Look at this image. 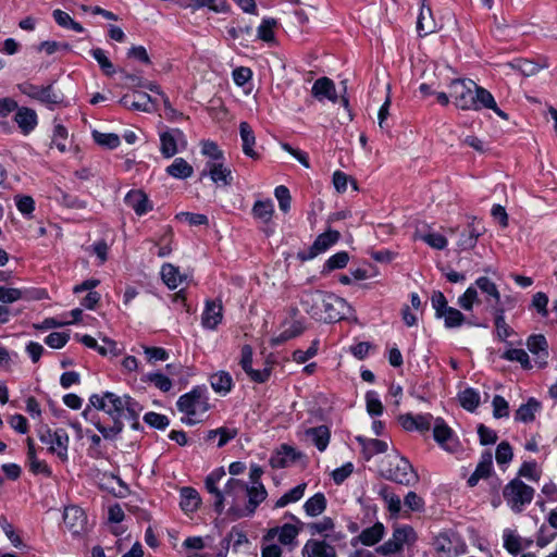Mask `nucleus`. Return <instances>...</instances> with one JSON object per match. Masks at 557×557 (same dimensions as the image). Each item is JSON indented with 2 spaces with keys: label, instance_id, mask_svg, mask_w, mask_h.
<instances>
[{
  "label": "nucleus",
  "instance_id": "nucleus-42",
  "mask_svg": "<svg viewBox=\"0 0 557 557\" xmlns=\"http://www.w3.org/2000/svg\"><path fill=\"white\" fill-rule=\"evenodd\" d=\"M188 3L185 7H191L193 9L209 8L214 12H226L228 4L226 0H187Z\"/></svg>",
  "mask_w": 557,
  "mask_h": 557
},
{
  "label": "nucleus",
  "instance_id": "nucleus-9",
  "mask_svg": "<svg viewBox=\"0 0 557 557\" xmlns=\"http://www.w3.org/2000/svg\"><path fill=\"white\" fill-rule=\"evenodd\" d=\"M22 91L28 97L48 106H55L62 102V96L55 92L51 85L44 87L28 84L22 87Z\"/></svg>",
  "mask_w": 557,
  "mask_h": 557
},
{
  "label": "nucleus",
  "instance_id": "nucleus-33",
  "mask_svg": "<svg viewBox=\"0 0 557 557\" xmlns=\"http://www.w3.org/2000/svg\"><path fill=\"white\" fill-rule=\"evenodd\" d=\"M474 287L479 288L483 294L486 295V301L500 302V293L494 282L486 276H480L474 282Z\"/></svg>",
  "mask_w": 557,
  "mask_h": 557
},
{
  "label": "nucleus",
  "instance_id": "nucleus-36",
  "mask_svg": "<svg viewBox=\"0 0 557 557\" xmlns=\"http://www.w3.org/2000/svg\"><path fill=\"white\" fill-rule=\"evenodd\" d=\"M306 434L308 437L311 438V441L320 451H323L327 447L331 436L327 426L320 425L317 428L308 429L306 431Z\"/></svg>",
  "mask_w": 557,
  "mask_h": 557
},
{
  "label": "nucleus",
  "instance_id": "nucleus-59",
  "mask_svg": "<svg viewBox=\"0 0 557 557\" xmlns=\"http://www.w3.org/2000/svg\"><path fill=\"white\" fill-rule=\"evenodd\" d=\"M416 534L411 527L404 525L400 528H397L393 532V539L396 541V543L403 548V545L405 543H408L412 540H414Z\"/></svg>",
  "mask_w": 557,
  "mask_h": 557
},
{
  "label": "nucleus",
  "instance_id": "nucleus-50",
  "mask_svg": "<svg viewBox=\"0 0 557 557\" xmlns=\"http://www.w3.org/2000/svg\"><path fill=\"white\" fill-rule=\"evenodd\" d=\"M277 22L274 18H264L258 27V38L271 42L274 40V28Z\"/></svg>",
  "mask_w": 557,
  "mask_h": 557
},
{
  "label": "nucleus",
  "instance_id": "nucleus-18",
  "mask_svg": "<svg viewBox=\"0 0 557 557\" xmlns=\"http://www.w3.org/2000/svg\"><path fill=\"white\" fill-rule=\"evenodd\" d=\"M14 122L17 124L22 134L28 135L38 124L37 113L30 108L17 106L14 114Z\"/></svg>",
  "mask_w": 557,
  "mask_h": 557
},
{
  "label": "nucleus",
  "instance_id": "nucleus-45",
  "mask_svg": "<svg viewBox=\"0 0 557 557\" xmlns=\"http://www.w3.org/2000/svg\"><path fill=\"white\" fill-rule=\"evenodd\" d=\"M440 318L444 319V324L447 329L459 327L463 324L466 318L461 311L456 308L448 307Z\"/></svg>",
  "mask_w": 557,
  "mask_h": 557
},
{
  "label": "nucleus",
  "instance_id": "nucleus-28",
  "mask_svg": "<svg viewBox=\"0 0 557 557\" xmlns=\"http://www.w3.org/2000/svg\"><path fill=\"white\" fill-rule=\"evenodd\" d=\"M239 133L243 141V151L244 153L252 159H258L259 154L253 150V146L256 144V137L252 128L247 122H240L239 124Z\"/></svg>",
  "mask_w": 557,
  "mask_h": 557
},
{
  "label": "nucleus",
  "instance_id": "nucleus-51",
  "mask_svg": "<svg viewBox=\"0 0 557 557\" xmlns=\"http://www.w3.org/2000/svg\"><path fill=\"white\" fill-rule=\"evenodd\" d=\"M418 238L428 244L430 247L442 250L447 246V239L444 235L429 232L424 234H419Z\"/></svg>",
  "mask_w": 557,
  "mask_h": 557
},
{
  "label": "nucleus",
  "instance_id": "nucleus-1",
  "mask_svg": "<svg viewBox=\"0 0 557 557\" xmlns=\"http://www.w3.org/2000/svg\"><path fill=\"white\" fill-rule=\"evenodd\" d=\"M449 96L454 104L461 110H493L500 119L508 120V114L500 110L493 95L472 79H454L449 85Z\"/></svg>",
  "mask_w": 557,
  "mask_h": 557
},
{
  "label": "nucleus",
  "instance_id": "nucleus-29",
  "mask_svg": "<svg viewBox=\"0 0 557 557\" xmlns=\"http://www.w3.org/2000/svg\"><path fill=\"white\" fill-rule=\"evenodd\" d=\"M541 404L535 398H529L525 404H522L515 413V420L523 423L534 421L535 413L540 410Z\"/></svg>",
  "mask_w": 557,
  "mask_h": 557
},
{
  "label": "nucleus",
  "instance_id": "nucleus-34",
  "mask_svg": "<svg viewBox=\"0 0 557 557\" xmlns=\"http://www.w3.org/2000/svg\"><path fill=\"white\" fill-rule=\"evenodd\" d=\"M165 171L170 176L178 180L188 178L194 173L193 166L183 158H176Z\"/></svg>",
  "mask_w": 557,
  "mask_h": 557
},
{
  "label": "nucleus",
  "instance_id": "nucleus-58",
  "mask_svg": "<svg viewBox=\"0 0 557 557\" xmlns=\"http://www.w3.org/2000/svg\"><path fill=\"white\" fill-rule=\"evenodd\" d=\"M367 411L370 416H381L383 412V405L379 399L375 392L370 391L366 394Z\"/></svg>",
  "mask_w": 557,
  "mask_h": 557
},
{
  "label": "nucleus",
  "instance_id": "nucleus-56",
  "mask_svg": "<svg viewBox=\"0 0 557 557\" xmlns=\"http://www.w3.org/2000/svg\"><path fill=\"white\" fill-rule=\"evenodd\" d=\"M334 527V521L330 517H324L322 520L318 522H312L308 524V529L310 530L312 535H326V532L332 531Z\"/></svg>",
  "mask_w": 557,
  "mask_h": 557
},
{
  "label": "nucleus",
  "instance_id": "nucleus-38",
  "mask_svg": "<svg viewBox=\"0 0 557 557\" xmlns=\"http://www.w3.org/2000/svg\"><path fill=\"white\" fill-rule=\"evenodd\" d=\"M251 213L253 218L268 223L272 220L274 213V205L271 199L257 200L252 207Z\"/></svg>",
  "mask_w": 557,
  "mask_h": 557
},
{
  "label": "nucleus",
  "instance_id": "nucleus-62",
  "mask_svg": "<svg viewBox=\"0 0 557 557\" xmlns=\"http://www.w3.org/2000/svg\"><path fill=\"white\" fill-rule=\"evenodd\" d=\"M144 421L152 428L164 430L170 421L166 416L157 412H147L144 416Z\"/></svg>",
  "mask_w": 557,
  "mask_h": 557
},
{
  "label": "nucleus",
  "instance_id": "nucleus-49",
  "mask_svg": "<svg viewBox=\"0 0 557 557\" xmlns=\"http://www.w3.org/2000/svg\"><path fill=\"white\" fill-rule=\"evenodd\" d=\"M349 261V255L346 251H339L333 256H331L323 268V271L331 272L337 269H343L347 265Z\"/></svg>",
  "mask_w": 557,
  "mask_h": 557
},
{
  "label": "nucleus",
  "instance_id": "nucleus-37",
  "mask_svg": "<svg viewBox=\"0 0 557 557\" xmlns=\"http://www.w3.org/2000/svg\"><path fill=\"white\" fill-rule=\"evenodd\" d=\"M299 533V529L290 523H285L281 528L271 529L268 532L269 536L277 535L278 541L284 545L292 544Z\"/></svg>",
  "mask_w": 557,
  "mask_h": 557
},
{
  "label": "nucleus",
  "instance_id": "nucleus-11",
  "mask_svg": "<svg viewBox=\"0 0 557 557\" xmlns=\"http://www.w3.org/2000/svg\"><path fill=\"white\" fill-rule=\"evenodd\" d=\"M160 151L164 158H172L178 152V144L186 146L184 133L174 128L160 135Z\"/></svg>",
  "mask_w": 557,
  "mask_h": 557
},
{
  "label": "nucleus",
  "instance_id": "nucleus-60",
  "mask_svg": "<svg viewBox=\"0 0 557 557\" xmlns=\"http://www.w3.org/2000/svg\"><path fill=\"white\" fill-rule=\"evenodd\" d=\"M493 416L496 419L507 418L509 416L508 401L500 395H495L492 401Z\"/></svg>",
  "mask_w": 557,
  "mask_h": 557
},
{
  "label": "nucleus",
  "instance_id": "nucleus-30",
  "mask_svg": "<svg viewBox=\"0 0 557 557\" xmlns=\"http://www.w3.org/2000/svg\"><path fill=\"white\" fill-rule=\"evenodd\" d=\"M377 494L386 504L389 513L394 517H397L401 510V500L399 496L396 495L387 485H382Z\"/></svg>",
  "mask_w": 557,
  "mask_h": 557
},
{
  "label": "nucleus",
  "instance_id": "nucleus-48",
  "mask_svg": "<svg viewBox=\"0 0 557 557\" xmlns=\"http://www.w3.org/2000/svg\"><path fill=\"white\" fill-rule=\"evenodd\" d=\"M503 358L509 361H517L521 364L523 369H531L532 364L530 362L529 355L525 350L521 348H511L506 350L503 354Z\"/></svg>",
  "mask_w": 557,
  "mask_h": 557
},
{
  "label": "nucleus",
  "instance_id": "nucleus-35",
  "mask_svg": "<svg viewBox=\"0 0 557 557\" xmlns=\"http://www.w3.org/2000/svg\"><path fill=\"white\" fill-rule=\"evenodd\" d=\"M384 530V525L381 522H376L372 527L364 529L359 534L358 541L366 546H372L382 540Z\"/></svg>",
  "mask_w": 557,
  "mask_h": 557
},
{
  "label": "nucleus",
  "instance_id": "nucleus-40",
  "mask_svg": "<svg viewBox=\"0 0 557 557\" xmlns=\"http://www.w3.org/2000/svg\"><path fill=\"white\" fill-rule=\"evenodd\" d=\"M307 483H300L281 496L274 504V508H283L288 504L296 503L304 497Z\"/></svg>",
  "mask_w": 557,
  "mask_h": 557
},
{
  "label": "nucleus",
  "instance_id": "nucleus-3",
  "mask_svg": "<svg viewBox=\"0 0 557 557\" xmlns=\"http://www.w3.org/2000/svg\"><path fill=\"white\" fill-rule=\"evenodd\" d=\"M381 474L401 485H413L419 476L409 460L398 454L387 455L381 465Z\"/></svg>",
  "mask_w": 557,
  "mask_h": 557
},
{
  "label": "nucleus",
  "instance_id": "nucleus-2",
  "mask_svg": "<svg viewBox=\"0 0 557 557\" xmlns=\"http://www.w3.org/2000/svg\"><path fill=\"white\" fill-rule=\"evenodd\" d=\"M301 305L311 317L330 323L345 319L350 310L344 298L322 290L304 293Z\"/></svg>",
  "mask_w": 557,
  "mask_h": 557
},
{
  "label": "nucleus",
  "instance_id": "nucleus-53",
  "mask_svg": "<svg viewBox=\"0 0 557 557\" xmlns=\"http://www.w3.org/2000/svg\"><path fill=\"white\" fill-rule=\"evenodd\" d=\"M66 139H67V129L61 125L57 124L53 129V136L51 140V147H55L59 151H66Z\"/></svg>",
  "mask_w": 557,
  "mask_h": 557
},
{
  "label": "nucleus",
  "instance_id": "nucleus-26",
  "mask_svg": "<svg viewBox=\"0 0 557 557\" xmlns=\"http://www.w3.org/2000/svg\"><path fill=\"white\" fill-rule=\"evenodd\" d=\"M180 494V506L182 510H184L185 512H195L199 508L201 504V497L194 487H182Z\"/></svg>",
  "mask_w": 557,
  "mask_h": 557
},
{
  "label": "nucleus",
  "instance_id": "nucleus-14",
  "mask_svg": "<svg viewBox=\"0 0 557 557\" xmlns=\"http://www.w3.org/2000/svg\"><path fill=\"white\" fill-rule=\"evenodd\" d=\"M247 484L237 479H230L223 491L224 500L232 498V505L230 511L234 512L237 517L242 508L239 507L238 500L246 496Z\"/></svg>",
  "mask_w": 557,
  "mask_h": 557
},
{
  "label": "nucleus",
  "instance_id": "nucleus-23",
  "mask_svg": "<svg viewBox=\"0 0 557 557\" xmlns=\"http://www.w3.org/2000/svg\"><path fill=\"white\" fill-rule=\"evenodd\" d=\"M222 305L214 300H208L202 312L201 323L203 327L214 330L222 321Z\"/></svg>",
  "mask_w": 557,
  "mask_h": 557
},
{
  "label": "nucleus",
  "instance_id": "nucleus-44",
  "mask_svg": "<svg viewBox=\"0 0 557 557\" xmlns=\"http://www.w3.org/2000/svg\"><path fill=\"white\" fill-rule=\"evenodd\" d=\"M459 401L462 408L472 412L480 405V395L475 389L468 387L459 394Z\"/></svg>",
  "mask_w": 557,
  "mask_h": 557
},
{
  "label": "nucleus",
  "instance_id": "nucleus-32",
  "mask_svg": "<svg viewBox=\"0 0 557 557\" xmlns=\"http://www.w3.org/2000/svg\"><path fill=\"white\" fill-rule=\"evenodd\" d=\"M211 387L215 393L226 395L233 387V379L226 371H219L210 376Z\"/></svg>",
  "mask_w": 557,
  "mask_h": 557
},
{
  "label": "nucleus",
  "instance_id": "nucleus-43",
  "mask_svg": "<svg viewBox=\"0 0 557 557\" xmlns=\"http://www.w3.org/2000/svg\"><path fill=\"white\" fill-rule=\"evenodd\" d=\"M143 411V406L136 401L134 398L129 397L127 405L125 406V411L123 419H126L132 422V428L138 430L140 423L138 421L139 414Z\"/></svg>",
  "mask_w": 557,
  "mask_h": 557
},
{
  "label": "nucleus",
  "instance_id": "nucleus-47",
  "mask_svg": "<svg viewBox=\"0 0 557 557\" xmlns=\"http://www.w3.org/2000/svg\"><path fill=\"white\" fill-rule=\"evenodd\" d=\"M200 145L201 153L209 158L208 161L219 162L224 160V153L216 143L212 140H202Z\"/></svg>",
  "mask_w": 557,
  "mask_h": 557
},
{
  "label": "nucleus",
  "instance_id": "nucleus-10",
  "mask_svg": "<svg viewBox=\"0 0 557 557\" xmlns=\"http://www.w3.org/2000/svg\"><path fill=\"white\" fill-rule=\"evenodd\" d=\"M63 520L66 529L73 535H79L86 531L87 517L85 511L77 506H69L64 509Z\"/></svg>",
  "mask_w": 557,
  "mask_h": 557
},
{
  "label": "nucleus",
  "instance_id": "nucleus-16",
  "mask_svg": "<svg viewBox=\"0 0 557 557\" xmlns=\"http://www.w3.org/2000/svg\"><path fill=\"white\" fill-rule=\"evenodd\" d=\"M268 492L263 484L251 485L250 487L247 485L246 496L248 497V503L245 508H242L238 513V518L251 516L257 507L267 498Z\"/></svg>",
  "mask_w": 557,
  "mask_h": 557
},
{
  "label": "nucleus",
  "instance_id": "nucleus-8",
  "mask_svg": "<svg viewBox=\"0 0 557 557\" xmlns=\"http://www.w3.org/2000/svg\"><path fill=\"white\" fill-rule=\"evenodd\" d=\"M209 176L218 185L230 186L233 183L232 171L223 164V161H207L200 172V178Z\"/></svg>",
  "mask_w": 557,
  "mask_h": 557
},
{
  "label": "nucleus",
  "instance_id": "nucleus-4",
  "mask_svg": "<svg viewBox=\"0 0 557 557\" xmlns=\"http://www.w3.org/2000/svg\"><path fill=\"white\" fill-rule=\"evenodd\" d=\"M176 405L178 410L186 414L184 423L194 425L200 422L201 417L209 410L206 387H194L189 393L182 395Z\"/></svg>",
  "mask_w": 557,
  "mask_h": 557
},
{
  "label": "nucleus",
  "instance_id": "nucleus-52",
  "mask_svg": "<svg viewBox=\"0 0 557 557\" xmlns=\"http://www.w3.org/2000/svg\"><path fill=\"white\" fill-rule=\"evenodd\" d=\"M112 421H113V425L110 428L102 425L100 423V421L95 422V426L97 428V430L101 433V435L106 440H113L123 431V428H124L123 421H120V420H112Z\"/></svg>",
  "mask_w": 557,
  "mask_h": 557
},
{
  "label": "nucleus",
  "instance_id": "nucleus-12",
  "mask_svg": "<svg viewBox=\"0 0 557 557\" xmlns=\"http://www.w3.org/2000/svg\"><path fill=\"white\" fill-rule=\"evenodd\" d=\"M433 436L438 445H441L445 450L450 453L456 451L458 442L454 437V432L441 418L435 420Z\"/></svg>",
  "mask_w": 557,
  "mask_h": 557
},
{
  "label": "nucleus",
  "instance_id": "nucleus-63",
  "mask_svg": "<svg viewBox=\"0 0 557 557\" xmlns=\"http://www.w3.org/2000/svg\"><path fill=\"white\" fill-rule=\"evenodd\" d=\"M15 205L17 210L27 218H30L35 210V201L30 196H16Z\"/></svg>",
  "mask_w": 557,
  "mask_h": 557
},
{
  "label": "nucleus",
  "instance_id": "nucleus-54",
  "mask_svg": "<svg viewBox=\"0 0 557 557\" xmlns=\"http://www.w3.org/2000/svg\"><path fill=\"white\" fill-rule=\"evenodd\" d=\"M91 55L95 58V60L100 65L101 70L106 75H113L114 74V66L112 62L108 59L104 51L100 48H95L91 50Z\"/></svg>",
  "mask_w": 557,
  "mask_h": 557
},
{
  "label": "nucleus",
  "instance_id": "nucleus-5",
  "mask_svg": "<svg viewBox=\"0 0 557 557\" xmlns=\"http://www.w3.org/2000/svg\"><path fill=\"white\" fill-rule=\"evenodd\" d=\"M534 493L533 487L518 478L511 480L503 490L504 499L516 513L523 511L524 507L531 504Z\"/></svg>",
  "mask_w": 557,
  "mask_h": 557
},
{
  "label": "nucleus",
  "instance_id": "nucleus-13",
  "mask_svg": "<svg viewBox=\"0 0 557 557\" xmlns=\"http://www.w3.org/2000/svg\"><path fill=\"white\" fill-rule=\"evenodd\" d=\"M120 103L134 111L151 112L153 110V99L147 92L134 91L132 95H124Z\"/></svg>",
  "mask_w": 557,
  "mask_h": 557
},
{
  "label": "nucleus",
  "instance_id": "nucleus-55",
  "mask_svg": "<svg viewBox=\"0 0 557 557\" xmlns=\"http://www.w3.org/2000/svg\"><path fill=\"white\" fill-rule=\"evenodd\" d=\"M476 301H479L478 290L473 285L469 286L466 292L458 298V305L466 311L471 310L473 304Z\"/></svg>",
  "mask_w": 557,
  "mask_h": 557
},
{
  "label": "nucleus",
  "instance_id": "nucleus-27",
  "mask_svg": "<svg viewBox=\"0 0 557 557\" xmlns=\"http://www.w3.org/2000/svg\"><path fill=\"white\" fill-rule=\"evenodd\" d=\"M356 440L362 447L363 456L367 460H370L374 455L385 453L388 448L385 441L376 438H366L357 436Z\"/></svg>",
  "mask_w": 557,
  "mask_h": 557
},
{
  "label": "nucleus",
  "instance_id": "nucleus-7",
  "mask_svg": "<svg viewBox=\"0 0 557 557\" xmlns=\"http://www.w3.org/2000/svg\"><path fill=\"white\" fill-rule=\"evenodd\" d=\"M37 435L48 446L49 453L55 454L63 462L67 461L70 437L64 429L52 431L48 425H40Z\"/></svg>",
  "mask_w": 557,
  "mask_h": 557
},
{
  "label": "nucleus",
  "instance_id": "nucleus-20",
  "mask_svg": "<svg viewBox=\"0 0 557 557\" xmlns=\"http://www.w3.org/2000/svg\"><path fill=\"white\" fill-rule=\"evenodd\" d=\"M304 557H337L334 546L321 540H308L302 548Z\"/></svg>",
  "mask_w": 557,
  "mask_h": 557
},
{
  "label": "nucleus",
  "instance_id": "nucleus-21",
  "mask_svg": "<svg viewBox=\"0 0 557 557\" xmlns=\"http://www.w3.org/2000/svg\"><path fill=\"white\" fill-rule=\"evenodd\" d=\"M312 96L319 101H323L325 99L336 102L337 95L335 85L332 79L329 77H320L318 78L312 86L311 89Z\"/></svg>",
  "mask_w": 557,
  "mask_h": 557
},
{
  "label": "nucleus",
  "instance_id": "nucleus-24",
  "mask_svg": "<svg viewBox=\"0 0 557 557\" xmlns=\"http://www.w3.org/2000/svg\"><path fill=\"white\" fill-rule=\"evenodd\" d=\"M426 0H422L420 13L417 21V32L420 36H426L436 30V23L432 14V10L425 3Z\"/></svg>",
  "mask_w": 557,
  "mask_h": 557
},
{
  "label": "nucleus",
  "instance_id": "nucleus-61",
  "mask_svg": "<svg viewBox=\"0 0 557 557\" xmlns=\"http://www.w3.org/2000/svg\"><path fill=\"white\" fill-rule=\"evenodd\" d=\"M70 339V334L66 332H52L46 338L45 343L54 349H60L66 345Z\"/></svg>",
  "mask_w": 557,
  "mask_h": 557
},
{
  "label": "nucleus",
  "instance_id": "nucleus-6",
  "mask_svg": "<svg viewBox=\"0 0 557 557\" xmlns=\"http://www.w3.org/2000/svg\"><path fill=\"white\" fill-rule=\"evenodd\" d=\"M129 397L128 395L119 396L112 392H104L102 395L92 394L89 401L95 409L104 411L112 420L123 421L125 406Z\"/></svg>",
  "mask_w": 557,
  "mask_h": 557
},
{
  "label": "nucleus",
  "instance_id": "nucleus-17",
  "mask_svg": "<svg viewBox=\"0 0 557 557\" xmlns=\"http://www.w3.org/2000/svg\"><path fill=\"white\" fill-rule=\"evenodd\" d=\"M484 227L480 225L475 218L468 224L467 228L460 234L457 246L460 250H470L475 247L479 237L484 233Z\"/></svg>",
  "mask_w": 557,
  "mask_h": 557
},
{
  "label": "nucleus",
  "instance_id": "nucleus-57",
  "mask_svg": "<svg viewBox=\"0 0 557 557\" xmlns=\"http://www.w3.org/2000/svg\"><path fill=\"white\" fill-rule=\"evenodd\" d=\"M274 196L278 201V207L283 212H288L290 209V193L288 188L284 185H280L274 190Z\"/></svg>",
  "mask_w": 557,
  "mask_h": 557
},
{
  "label": "nucleus",
  "instance_id": "nucleus-25",
  "mask_svg": "<svg viewBox=\"0 0 557 557\" xmlns=\"http://www.w3.org/2000/svg\"><path fill=\"white\" fill-rule=\"evenodd\" d=\"M298 458L296 450L288 446L282 445L278 450L273 454L269 460L270 465L274 469H281L289 466Z\"/></svg>",
  "mask_w": 557,
  "mask_h": 557
},
{
  "label": "nucleus",
  "instance_id": "nucleus-22",
  "mask_svg": "<svg viewBox=\"0 0 557 557\" xmlns=\"http://www.w3.org/2000/svg\"><path fill=\"white\" fill-rule=\"evenodd\" d=\"M493 469V456L490 450L484 451L481 455L480 461L474 470V472L470 475L467 483L470 487H473L478 484L481 479H486Z\"/></svg>",
  "mask_w": 557,
  "mask_h": 557
},
{
  "label": "nucleus",
  "instance_id": "nucleus-31",
  "mask_svg": "<svg viewBox=\"0 0 557 557\" xmlns=\"http://www.w3.org/2000/svg\"><path fill=\"white\" fill-rule=\"evenodd\" d=\"M527 347L531 354L537 356L539 359L545 360L548 357V344L544 335L534 334L527 341ZM546 364V361H543Z\"/></svg>",
  "mask_w": 557,
  "mask_h": 557
},
{
  "label": "nucleus",
  "instance_id": "nucleus-39",
  "mask_svg": "<svg viewBox=\"0 0 557 557\" xmlns=\"http://www.w3.org/2000/svg\"><path fill=\"white\" fill-rule=\"evenodd\" d=\"M326 508V498L323 493H317L306 500L304 509L310 517L320 516Z\"/></svg>",
  "mask_w": 557,
  "mask_h": 557
},
{
  "label": "nucleus",
  "instance_id": "nucleus-19",
  "mask_svg": "<svg viewBox=\"0 0 557 557\" xmlns=\"http://www.w3.org/2000/svg\"><path fill=\"white\" fill-rule=\"evenodd\" d=\"M125 203L132 208L137 215H144L152 210V203L148 196L140 189L129 190L125 198Z\"/></svg>",
  "mask_w": 557,
  "mask_h": 557
},
{
  "label": "nucleus",
  "instance_id": "nucleus-15",
  "mask_svg": "<svg viewBox=\"0 0 557 557\" xmlns=\"http://www.w3.org/2000/svg\"><path fill=\"white\" fill-rule=\"evenodd\" d=\"M339 237H341L339 232L332 231V230L327 231L325 233L320 234L315 238V240L312 244V246L310 247L308 255L300 256V258L302 260H309V259H312V258L317 257L319 253L324 252L331 246L336 244L338 242Z\"/></svg>",
  "mask_w": 557,
  "mask_h": 557
},
{
  "label": "nucleus",
  "instance_id": "nucleus-64",
  "mask_svg": "<svg viewBox=\"0 0 557 557\" xmlns=\"http://www.w3.org/2000/svg\"><path fill=\"white\" fill-rule=\"evenodd\" d=\"M146 380L151 382L162 392H169L172 388L171 380L162 373H149L147 374Z\"/></svg>",
  "mask_w": 557,
  "mask_h": 557
},
{
  "label": "nucleus",
  "instance_id": "nucleus-46",
  "mask_svg": "<svg viewBox=\"0 0 557 557\" xmlns=\"http://www.w3.org/2000/svg\"><path fill=\"white\" fill-rule=\"evenodd\" d=\"M92 138L96 144L107 149H115L121 143L120 137L114 133H101L94 131Z\"/></svg>",
  "mask_w": 557,
  "mask_h": 557
},
{
  "label": "nucleus",
  "instance_id": "nucleus-41",
  "mask_svg": "<svg viewBox=\"0 0 557 557\" xmlns=\"http://www.w3.org/2000/svg\"><path fill=\"white\" fill-rule=\"evenodd\" d=\"M161 276L170 289H175L182 282V275L178 269L171 263L162 265Z\"/></svg>",
  "mask_w": 557,
  "mask_h": 557
}]
</instances>
